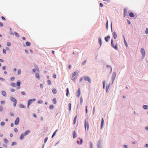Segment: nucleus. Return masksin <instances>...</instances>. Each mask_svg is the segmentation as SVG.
<instances>
[{
    "mask_svg": "<svg viewBox=\"0 0 148 148\" xmlns=\"http://www.w3.org/2000/svg\"><path fill=\"white\" fill-rule=\"evenodd\" d=\"M17 143L16 142H13L11 144V145L12 146H13L15 145H17Z\"/></svg>",
    "mask_w": 148,
    "mask_h": 148,
    "instance_id": "44",
    "label": "nucleus"
},
{
    "mask_svg": "<svg viewBox=\"0 0 148 148\" xmlns=\"http://www.w3.org/2000/svg\"><path fill=\"white\" fill-rule=\"evenodd\" d=\"M110 84H109L108 85H107L106 87V92H108V90L109 88Z\"/></svg>",
    "mask_w": 148,
    "mask_h": 148,
    "instance_id": "18",
    "label": "nucleus"
},
{
    "mask_svg": "<svg viewBox=\"0 0 148 148\" xmlns=\"http://www.w3.org/2000/svg\"><path fill=\"white\" fill-rule=\"evenodd\" d=\"M58 130H56V131H55V132L53 133L52 136H51V138H53L54 136L55 135L57 131H58Z\"/></svg>",
    "mask_w": 148,
    "mask_h": 148,
    "instance_id": "29",
    "label": "nucleus"
},
{
    "mask_svg": "<svg viewBox=\"0 0 148 148\" xmlns=\"http://www.w3.org/2000/svg\"><path fill=\"white\" fill-rule=\"evenodd\" d=\"M52 101L54 104L56 103V98H54L53 99Z\"/></svg>",
    "mask_w": 148,
    "mask_h": 148,
    "instance_id": "43",
    "label": "nucleus"
},
{
    "mask_svg": "<svg viewBox=\"0 0 148 148\" xmlns=\"http://www.w3.org/2000/svg\"><path fill=\"white\" fill-rule=\"evenodd\" d=\"M89 143H90V148H92V144L91 142H90Z\"/></svg>",
    "mask_w": 148,
    "mask_h": 148,
    "instance_id": "60",
    "label": "nucleus"
},
{
    "mask_svg": "<svg viewBox=\"0 0 148 148\" xmlns=\"http://www.w3.org/2000/svg\"><path fill=\"white\" fill-rule=\"evenodd\" d=\"M69 109L70 111L71 110V104L69 103L68 104Z\"/></svg>",
    "mask_w": 148,
    "mask_h": 148,
    "instance_id": "33",
    "label": "nucleus"
},
{
    "mask_svg": "<svg viewBox=\"0 0 148 148\" xmlns=\"http://www.w3.org/2000/svg\"><path fill=\"white\" fill-rule=\"evenodd\" d=\"M5 123L4 121H2L1 123V126H3L5 125Z\"/></svg>",
    "mask_w": 148,
    "mask_h": 148,
    "instance_id": "46",
    "label": "nucleus"
},
{
    "mask_svg": "<svg viewBox=\"0 0 148 148\" xmlns=\"http://www.w3.org/2000/svg\"><path fill=\"white\" fill-rule=\"evenodd\" d=\"M21 84V82L19 81H18L16 83V85L17 86V87H20V86Z\"/></svg>",
    "mask_w": 148,
    "mask_h": 148,
    "instance_id": "20",
    "label": "nucleus"
},
{
    "mask_svg": "<svg viewBox=\"0 0 148 148\" xmlns=\"http://www.w3.org/2000/svg\"><path fill=\"white\" fill-rule=\"evenodd\" d=\"M34 67H35V69H34L32 70V71L34 73H36V71H37L38 72H39V69L38 66L36 65H34Z\"/></svg>",
    "mask_w": 148,
    "mask_h": 148,
    "instance_id": "6",
    "label": "nucleus"
},
{
    "mask_svg": "<svg viewBox=\"0 0 148 148\" xmlns=\"http://www.w3.org/2000/svg\"><path fill=\"white\" fill-rule=\"evenodd\" d=\"M106 25V29L107 30H108V20L107 21Z\"/></svg>",
    "mask_w": 148,
    "mask_h": 148,
    "instance_id": "34",
    "label": "nucleus"
},
{
    "mask_svg": "<svg viewBox=\"0 0 148 148\" xmlns=\"http://www.w3.org/2000/svg\"><path fill=\"white\" fill-rule=\"evenodd\" d=\"M0 103L1 104L4 105L5 103V101H1Z\"/></svg>",
    "mask_w": 148,
    "mask_h": 148,
    "instance_id": "51",
    "label": "nucleus"
},
{
    "mask_svg": "<svg viewBox=\"0 0 148 148\" xmlns=\"http://www.w3.org/2000/svg\"><path fill=\"white\" fill-rule=\"evenodd\" d=\"M3 52L4 54H5L6 53V51L5 49H3Z\"/></svg>",
    "mask_w": 148,
    "mask_h": 148,
    "instance_id": "57",
    "label": "nucleus"
},
{
    "mask_svg": "<svg viewBox=\"0 0 148 148\" xmlns=\"http://www.w3.org/2000/svg\"><path fill=\"white\" fill-rule=\"evenodd\" d=\"M86 60H84L83 62L82 63L81 65H85L86 63Z\"/></svg>",
    "mask_w": 148,
    "mask_h": 148,
    "instance_id": "47",
    "label": "nucleus"
},
{
    "mask_svg": "<svg viewBox=\"0 0 148 148\" xmlns=\"http://www.w3.org/2000/svg\"><path fill=\"white\" fill-rule=\"evenodd\" d=\"M103 141L101 139H99L97 142V148H102Z\"/></svg>",
    "mask_w": 148,
    "mask_h": 148,
    "instance_id": "1",
    "label": "nucleus"
},
{
    "mask_svg": "<svg viewBox=\"0 0 148 148\" xmlns=\"http://www.w3.org/2000/svg\"><path fill=\"white\" fill-rule=\"evenodd\" d=\"M111 45L112 47L114 49L116 50H118V46L117 43H116V44L114 45L113 43V40L112 39L111 40Z\"/></svg>",
    "mask_w": 148,
    "mask_h": 148,
    "instance_id": "2",
    "label": "nucleus"
},
{
    "mask_svg": "<svg viewBox=\"0 0 148 148\" xmlns=\"http://www.w3.org/2000/svg\"><path fill=\"white\" fill-rule=\"evenodd\" d=\"M30 132V130H28L24 132V134L26 136Z\"/></svg>",
    "mask_w": 148,
    "mask_h": 148,
    "instance_id": "16",
    "label": "nucleus"
},
{
    "mask_svg": "<svg viewBox=\"0 0 148 148\" xmlns=\"http://www.w3.org/2000/svg\"><path fill=\"white\" fill-rule=\"evenodd\" d=\"M14 132H15V133H17L18 132V130L17 128H15L14 129Z\"/></svg>",
    "mask_w": 148,
    "mask_h": 148,
    "instance_id": "59",
    "label": "nucleus"
},
{
    "mask_svg": "<svg viewBox=\"0 0 148 148\" xmlns=\"http://www.w3.org/2000/svg\"><path fill=\"white\" fill-rule=\"evenodd\" d=\"M98 43L99 44L100 47L102 45V40L101 38L100 37H99L98 38Z\"/></svg>",
    "mask_w": 148,
    "mask_h": 148,
    "instance_id": "14",
    "label": "nucleus"
},
{
    "mask_svg": "<svg viewBox=\"0 0 148 148\" xmlns=\"http://www.w3.org/2000/svg\"><path fill=\"white\" fill-rule=\"evenodd\" d=\"M21 94L23 95H26L25 92L24 91H22L21 92Z\"/></svg>",
    "mask_w": 148,
    "mask_h": 148,
    "instance_id": "54",
    "label": "nucleus"
},
{
    "mask_svg": "<svg viewBox=\"0 0 148 148\" xmlns=\"http://www.w3.org/2000/svg\"><path fill=\"white\" fill-rule=\"evenodd\" d=\"M15 89H11L10 90V91L11 92H15Z\"/></svg>",
    "mask_w": 148,
    "mask_h": 148,
    "instance_id": "61",
    "label": "nucleus"
},
{
    "mask_svg": "<svg viewBox=\"0 0 148 148\" xmlns=\"http://www.w3.org/2000/svg\"><path fill=\"white\" fill-rule=\"evenodd\" d=\"M27 47H29L30 46L31 44L30 42L27 41L25 43Z\"/></svg>",
    "mask_w": 148,
    "mask_h": 148,
    "instance_id": "28",
    "label": "nucleus"
},
{
    "mask_svg": "<svg viewBox=\"0 0 148 148\" xmlns=\"http://www.w3.org/2000/svg\"><path fill=\"white\" fill-rule=\"evenodd\" d=\"M77 79V76H75L74 78H72V79L73 81H75Z\"/></svg>",
    "mask_w": 148,
    "mask_h": 148,
    "instance_id": "50",
    "label": "nucleus"
},
{
    "mask_svg": "<svg viewBox=\"0 0 148 148\" xmlns=\"http://www.w3.org/2000/svg\"><path fill=\"white\" fill-rule=\"evenodd\" d=\"M25 136L23 133L21 134V135L20 139L21 140L23 139L24 138V137Z\"/></svg>",
    "mask_w": 148,
    "mask_h": 148,
    "instance_id": "21",
    "label": "nucleus"
},
{
    "mask_svg": "<svg viewBox=\"0 0 148 148\" xmlns=\"http://www.w3.org/2000/svg\"><path fill=\"white\" fill-rule=\"evenodd\" d=\"M103 89H105V84H106V81L105 80H103Z\"/></svg>",
    "mask_w": 148,
    "mask_h": 148,
    "instance_id": "26",
    "label": "nucleus"
},
{
    "mask_svg": "<svg viewBox=\"0 0 148 148\" xmlns=\"http://www.w3.org/2000/svg\"><path fill=\"white\" fill-rule=\"evenodd\" d=\"M129 16L130 17H133L134 16V14L132 12H130L129 14Z\"/></svg>",
    "mask_w": 148,
    "mask_h": 148,
    "instance_id": "23",
    "label": "nucleus"
},
{
    "mask_svg": "<svg viewBox=\"0 0 148 148\" xmlns=\"http://www.w3.org/2000/svg\"><path fill=\"white\" fill-rule=\"evenodd\" d=\"M69 92V89L68 88H67L66 89V96H67L68 95Z\"/></svg>",
    "mask_w": 148,
    "mask_h": 148,
    "instance_id": "31",
    "label": "nucleus"
},
{
    "mask_svg": "<svg viewBox=\"0 0 148 148\" xmlns=\"http://www.w3.org/2000/svg\"><path fill=\"white\" fill-rule=\"evenodd\" d=\"M143 108L145 110H147L148 109V106L145 105L143 106Z\"/></svg>",
    "mask_w": 148,
    "mask_h": 148,
    "instance_id": "30",
    "label": "nucleus"
},
{
    "mask_svg": "<svg viewBox=\"0 0 148 148\" xmlns=\"http://www.w3.org/2000/svg\"><path fill=\"white\" fill-rule=\"evenodd\" d=\"M35 100L36 99L35 98H34L33 99H30L28 100L27 102V103L30 105L32 102H34Z\"/></svg>",
    "mask_w": 148,
    "mask_h": 148,
    "instance_id": "10",
    "label": "nucleus"
},
{
    "mask_svg": "<svg viewBox=\"0 0 148 148\" xmlns=\"http://www.w3.org/2000/svg\"><path fill=\"white\" fill-rule=\"evenodd\" d=\"M10 100L14 102L13 103V106L14 107H15L17 103V101L16 99L13 97H11Z\"/></svg>",
    "mask_w": 148,
    "mask_h": 148,
    "instance_id": "3",
    "label": "nucleus"
},
{
    "mask_svg": "<svg viewBox=\"0 0 148 148\" xmlns=\"http://www.w3.org/2000/svg\"><path fill=\"white\" fill-rule=\"evenodd\" d=\"M15 79V77H11L10 78V80L12 81H13V80H14Z\"/></svg>",
    "mask_w": 148,
    "mask_h": 148,
    "instance_id": "55",
    "label": "nucleus"
},
{
    "mask_svg": "<svg viewBox=\"0 0 148 148\" xmlns=\"http://www.w3.org/2000/svg\"><path fill=\"white\" fill-rule=\"evenodd\" d=\"M38 103L39 104H40L43 103V101L41 100H40L38 101Z\"/></svg>",
    "mask_w": 148,
    "mask_h": 148,
    "instance_id": "56",
    "label": "nucleus"
},
{
    "mask_svg": "<svg viewBox=\"0 0 148 148\" xmlns=\"http://www.w3.org/2000/svg\"><path fill=\"white\" fill-rule=\"evenodd\" d=\"M145 32L146 34H147L148 33V29L147 28L145 30Z\"/></svg>",
    "mask_w": 148,
    "mask_h": 148,
    "instance_id": "64",
    "label": "nucleus"
},
{
    "mask_svg": "<svg viewBox=\"0 0 148 148\" xmlns=\"http://www.w3.org/2000/svg\"><path fill=\"white\" fill-rule=\"evenodd\" d=\"M19 118L18 117L16 118V120L14 121V124L15 125H18L19 123Z\"/></svg>",
    "mask_w": 148,
    "mask_h": 148,
    "instance_id": "9",
    "label": "nucleus"
},
{
    "mask_svg": "<svg viewBox=\"0 0 148 148\" xmlns=\"http://www.w3.org/2000/svg\"><path fill=\"white\" fill-rule=\"evenodd\" d=\"M80 105H82V103H83V99H82V97H80Z\"/></svg>",
    "mask_w": 148,
    "mask_h": 148,
    "instance_id": "38",
    "label": "nucleus"
},
{
    "mask_svg": "<svg viewBox=\"0 0 148 148\" xmlns=\"http://www.w3.org/2000/svg\"><path fill=\"white\" fill-rule=\"evenodd\" d=\"M84 79L85 81H88L89 83H90L91 82L90 78L88 76H84Z\"/></svg>",
    "mask_w": 148,
    "mask_h": 148,
    "instance_id": "5",
    "label": "nucleus"
},
{
    "mask_svg": "<svg viewBox=\"0 0 148 148\" xmlns=\"http://www.w3.org/2000/svg\"><path fill=\"white\" fill-rule=\"evenodd\" d=\"M77 115L74 118V119H73V125H74L76 123V119L77 118Z\"/></svg>",
    "mask_w": 148,
    "mask_h": 148,
    "instance_id": "27",
    "label": "nucleus"
},
{
    "mask_svg": "<svg viewBox=\"0 0 148 148\" xmlns=\"http://www.w3.org/2000/svg\"><path fill=\"white\" fill-rule=\"evenodd\" d=\"M110 36L109 35H108L107 36L105 37L104 40L106 42H108V39H110Z\"/></svg>",
    "mask_w": 148,
    "mask_h": 148,
    "instance_id": "13",
    "label": "nucleus"
},
{
    "mask_svg": "<svg viewBox=\"0 0 148 148\" xmlns=\"http://www.w3.org/2000/svg\"><path fill=\"white\" fill-rule=\"evenodd\" d=\"M123 36V37L124 41V43H125V45L126 46V47H128L127 43V42H126V41L125 40V37H124V36Z\"/></svg>",
    "mask_w": 148,
    "mask_h": 148,
    "instance_id": "15",
    "label": "nucleus"
},
{
    "mask_svg": "<svg viewBox=\"0 0 148 148\" xmlns=\"http://www.w3.org/2000/svg\"><path fill=\"white\" fill-rule=\"evenodd\" d=\"M1 92L2 95L4 97H5L6 96L7 94H6V92L5 91H4L2 90L1 91Z\"/></svg>",
    "mask_w": 148,
    "mask_h": 148,
    "instance_id": "17",
    "label": "nucleus"
},
{
    "mask_svg": "<svg viewBox=\"0 0 148 148\" xmlns=\"http://www.w3.org/2000/svg\"><path fill=\"white\" fill-rule=\"evenodd\" d=\"M53 108H54V106L53 105H51L49 107V108L50 109H53Z\"/></svg>",
    "mask_w": 148,
    "mask_h": 148,
    "instance_id": "49",
    "label": "nucleus"
},
{
    "mask_svg": "<svg viewBox=\"0 0 148 148\" xmlns=\"http://www.w3.org/2000/svg\"><path fill=\"white\" fill-rule=\"evenodd\" d=\"M52 92L53 94H56L57 92L55 88H53L52 89Z\"/></svg>",
    "mask_w": 148,
    "mask_h": 148,
    "instance_id": "37",
    "label": "nucleus"
},
{
    "mask_svg": "<svg viewBox=\"0 0 148 148\" xmlns=\"http://www.w3.org/2000/svg\"><path fill=\"white\" fill-rule=\"evenodd\" d=\"M80 94L81 92L80 91V88H79L76 92V95L77 97H79Z\"/></svg>",
    "mask_w": 148,
    "mask_h": 148,
    "instance_id": "11",
    "label": "nucleus"
},
{
    "mask_svg": "<svg viewBox=\"0 0 148 148\" xmlns=\"http://www.w3.org/2000/svg\"><path fill=\"white\" fill-rule=\"evenodd\" d=\"M116 76V73L115 72H114L112 74V83H113L115 79Z\"/></svg>",
    "mask_w": 148,
    "mask_h": 148,
    "instance_id": "8",
    "label": "nucleus"
},
{
    "mask_svg": "<svg viewBox=\"0 0 148 148\" xmlns=\"http://www.w3.org/2000/svg\"><path fill=\"white\" fill-rule=\"evenodd\" d=\"M21 70L20 69H19L17 71V75H19L21 73Z\"/></svg>",
    "mask_w": 148,
    "mask_h": 148,
    "instance_id": "41",
    "label": "nucleus"
},
{
    "mask_svg": "<svg viewBox=\"0 0 148 148\" xmlns=\"http://www.w3.org/2000/svg\"><path fill=\"white\" fill-rule=\"evenodd\" d=\"M84 127L85 130H86V127H87V130L89 129V123L88 121V119L86 118L84 121Z\"/></svg>",
    "mask_w": 148,
    "mask_h": 148,
    "instance_id": "4",
    "label": "nucleus"
},
{
    "mask_svg": "<svg viewBox=\"0 0 148 148\" xmlns=\"http://www.w3.org/2000/svg\"><path fill=\"white\" fill-rule=\"evenodd\" d=\"M47 83L48 85H51V82L50 80L49 79H48L47 81Z\"/></svg>",
    "mask_w": 148,
    "mask_h": 148,
    "instance_id": "42",
    "label": "nucleus"
},
{
    "mask_svg": "<svg viewBox=\"0 0 148 148\" xmlns=\"http://www.w3.org/2000/svg\"><path fill=\"white\" fill-rule=\"evenodd\" d=\"M6 66H4L2 67V69L3 70H5L6 69Z\"/></svg>",
    "mask_w": 148,
    "mask_h": 148,
    "instance_id": "63",
    "label": "nucleus"
},
{
    "mask_svg": "<svg viewBox=\"0 0 148 148\" xmlns=\"http://www.w3.org/2000/svg\"><path fill=\"white\" fill-rule=\"evenodd\" d=\"M3 110V107L2 106H0V111L1 112H2Z\"/></svg>",
    "mask_w": 148,
    "mask_h": 148,
    "instance_id": "45",
    "label": "nucleus"
},
{
    "mask_svg": "<svg viewBox=\"0 0 148 148\" xmlns=\"http://www.w3.org/2000/svg\"><path fill=\"white\" fill-rule=\"evenodd\" d=\"M140 51L142 54V59H143L144 58L145 56V51L144 49L143 48H142L141 49Z\"/></svg>",
    "mask_w": 148,
    "mask_h": 148,
    "instance_id": "7",
    "label": "nucleus"
},
{
    "mask_svg": "<svg viewBox=\"0 0 148 148\" xmlns=\"http://www.w3.org/2000/svg\"><path fill=\"white\" fill-rule=\"evenodd\" d=\"M104 124V119L103 118H102L101 119V127H100V129L101 130L102 129L103 125Z\"/></svg>",
    "mask_w": 148,
    "mask_h": 148,
    "instance_id": "12",
    "label": "nucleus"
},
{
    "mask_svg": "<svg viewBox=\"0 0 148 148\" xmlns=\"http://www.w3.org/2000/svg\"><path fill=\"white\" fill-rule=\"evenodd\" d=\"M3 146L4 147L7 148V145H6L5 144H4L3 145Z\"/></svg>",
    "mask_w": 148,
    "mask_h": 148,
    "instance_id": "58",
    "label": "nucleus"
},
{
    "mask_svg": "<svg viewBox=\"0 0 148 148\" xmlns=\"http://www.w3.org/2000/svg\"><path fill=\"white\" fill-rule=\"evenodd\" d=\"M127 23H128L129 25H130L131 24V22L129 20L127 19Z\"/></svg>",
    "mask_w": 148,
    "mask_h": 148,
    "instance_id": "62",
    "label": "nucleus"
},
{
    "mask_svg": "<svg viewBox=\"0 0 148 148\" xmlns=\"http://www.w3.org/2000/svg\"><path fill=\"white\" fill-rule=\"evenodd\" d=\"M14 34H15V36L16 37H18V38H19V37H20V35L18 33H17L16 32H14Z\"/></svg>",
    "mask_w": 148,
    "mask_h": 148,
    "instance_id": "35",
    "label": "nucleus"
},
{
    "mask_svg": "<svg viewBox=\"0 0 148 148\" xmlns=\"http://www.w3.org/2000/svg\"><path fill=\"white\" fill-rule=\"evenodd\" d=\"M127 13V11L125 8L124 9V14H123V16L125 17L126 15V14Z\"/></svg>",
    "mask_w": 148,
    "mask_h": 148,
    "instance_id": "32",
    "label": "nucleus"
},
{
    "mask_svg": "<svg viewBox=\"0 0 148 148\" xmlns=\"http://www.w3.org/2000/svg\"><path fill=\"white\" fill-rule=\"evenodd\" d=\"M11 85L12 86L15 87H16V85L14 83L12 82L11 83Z\"/></svg>",
    "mask_w": 148,
    "mask_h": 148,
    "instance_id": "39",
    "label": "nucleus"
},
{
    "mask_svg": "<svg viewBox=\"0 0 148 148\" xmlns=\"http://www.w3.org/2000/svg\"><path fill=\"white\" fill-rule=\"evenodd\" d=\"M11 45V43L10 42H7V45L8 47H9Z\"/></svg>",
    "mask_w": 148,
    "mask_h": 148,
    "instance_id": "53",
    "label": "nucleus"
},
{
    "mask_svg": "<svg viewBox=\"0 0 148 148\" xmlns=\"http://www.w3.org/2000/svg\"><path fill=\"white\" fill-rule=\"evenodd\" d=\"M106 67L107 68L110 69L111 68H112V67L110 65H107Z\"/></svg>",
    "mask_w": 148,
    "mask_h": 148,
    "instance_id": "52",
    "label": "nucleus"
},
{
    "mask_svg": "<svg viewBox=\"0 0 148 148\" xmlns=\"http://www.w3.org/2000/svg\"><path fill=\"white\" fill-rule=\"evenodd\" d=\"M73 138H75L77 136V134L75 131H73Z\"/></svg>",
    "mask_w": 148,
    "mask_h": 148,
    "instance_id": "22",
    "label": "nucleus"
},
{
    "mask_svg": "<svg viewBox=\"0 0 148 148\" xmlns=\"http://www.w3.org/2000/svg\"><path fill=\"white\" fill-rule=\"evenodd\" d=\"M19 107L21 108H25L26 107L25 106V105L23 104L20 103L19 104Z\"/></svg>",
    "mask_w": 148,
    "mask_h": 148,
    "instance_id": "24",
    "label": "nucleus"
},
{
    "mask_svg": "<svg viewBox=\"0 0 148 148\" xmlns=\"http://www.w3.org/2000/svg\"><path fill=\"white\" fill-rule=\"evenodd\" d=\"M113 36L114 39H115L117 37V35L115 32H114L113 33Z\"/></svg>",
    "mask_w": 148,
    "mask_h": 148,
    "instance_id": "19",
    "label": "nucleus"
},
{
    "mask_svg": "<svg viewBox=\"0 0 148 148\" xmlns=\"http://www.w3.org/2000/svg\"><path fill=\"white\" fill-rule=\"evenodd\" d=\"M48 139V137H46L44 139V143L45 144Z\"/></svg>",
    "mask_w": 148,
    "mask_h": 148,
    "instance_id": "48",
    "label": "nucleus"
},
{
    "mask_svg": "<svg viewBox=\"0 0 148 148\" xmlns=\"http://www.w3.org/2000/svg\"><path fill=\"white\" fill-rule=\"evenodd\" d=\"M35 76H36V78H37L38 79H40V75L38 73H36L35 74Z\"/></svg>",
    "mask_w": 148,
    "mask_h": 148,
    "instance_id": "25",
    "label": "nucleus"
},
{
    "mask_svg": "<svg viewBox=\"0 0 148 148\" xmlns=\"http://www.w3.org/2000/svg\"><path fill=\"white\" fill-rule=\"evenodd\" d=\"M77 72H74L72 73V77L76 76H77Z\"/></svg>",
    "mask_w": 148,
    "mask_h": 148,
    "instance_id": "36",
    "label": "nucleus"
},
{
    "mask_svg": "<svg viewBox=\"0 0 148 148\" xmlns=\"http://www.w3.org/2000/svg\"><path fill=\"white\" fill-rule=\"evenodd\" d=\"M4 143L5 144H7L8 142V140H7V139L6 138H4Z\"/></svg>",
    "mask_w": 148,
    "mask_h": 148,
    "instance_id": "40",
    "label": "nucleus"
}]
</instances>
